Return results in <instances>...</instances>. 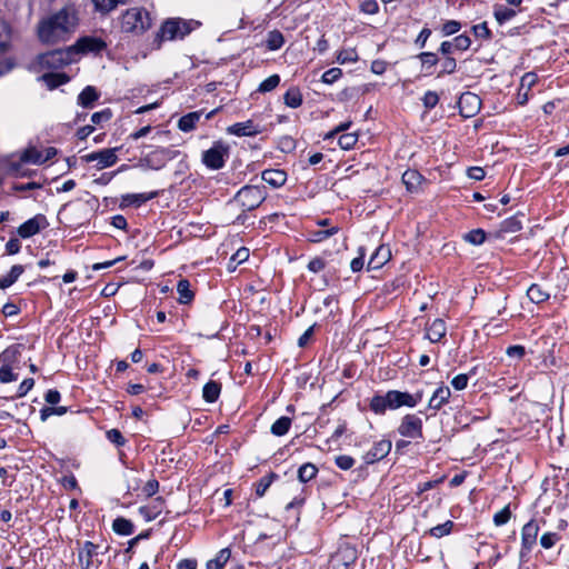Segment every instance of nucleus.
I'll return each mask as SVG.
<instances>
[{"label":"nucleus","mask_w":569,"mask_h":569,"mask_svg":"<svg viewBox=\"0 0 569 569\" xmlns=\"http://www.w3.org/2000/svg\"><path fill=\"white\" fill-rule=\"evenodd\" d=\"M78 23L77 10L72 6H66L39 21L38 38L46 44L66 42L76 32Z\"/></svg>","instance_id":"f257e3e1"},{"label":"nucleus","mask_w":569,"mask_h":569,"mask_svg":"<svg viewBox=\"0 0 569 569\" xmlns=\"http://www.w3.org/2000/svg\"><path fill=\"white\" fill-rule=\"evenodd\" d=\"M200 26L198 21L170 18L166 20L157 32L152 47L160 49L163 41L183 39Z\"/></svg>","instance_id":"f03ea898"},{"label":"nucleus","mask_w":569,"mask_h":569,"mask_svg":"<svg viewBox=\"0 0 569 569\" xmlns=\"http://www.w3.org/2000/svg\"><path fill=\"white\" fill-rule=\"evenodd\" d=\"M120 24L126 33L142 34L151 27V17L144 8L132 7L122 13Z\"/></svg>","instance_id":"7ed1b4c3"},{"label":"nucleus","mask_w":569,"mask_h":569,"mask_svg":"<svg viewBox=\"0 0 569 569\" xmlns=\"http://www.w3.org/2000/svg\"><path fill=\"white\" fill-rule=\"evenodd\" d=\"M267 196L268 192L263 184H247L237 191L230 203L237 204L241 208V211L248 212L259 208Z\"/></svg>","instance_id":"20e7f679"},{"label":"nucleus","mask_w":569,"mask_h":569,"mask_svg":"<svg viewBox=\"0 0 569 569\" xmlns=\"http://www.w3.org/2000/svg\"><path fill=\"white\" fill-rule=\"evenodd\" d=\"M74 60L76 49L73 47L48 51L39 57L40 64L49 69H60Z\"/></svg>","instance_id":"39448f33"},{"label":"nucleus","mask_w":569,"mask_h":569,"mask_svg":"<svg viewBox=\"0 0 569 569\" xmlns=\"http://www.w3.org/2000/svg\"><path fill=\"white\" fill-rule=\"evenodd\" d=\"M179 154V151L172 150L170 148H158L149 153H147L142 159V166L152 169L160 170L162 169L168 161L173 160Z\"/></svg>","instance_id":"423d86ee"},{"label":"nucleus","mask_w":569,"mask_h":569,"mask_svg":"<svg viewBox=\"0 0 569 569\" xmlns=\"http://www.w3.org/2000/svg\"><path fill=\"white\" fill-rule=\"evenodd\" d=\"M228 151V147L222 142H214L210 149L202 153V162L211 170H219L224 166Z\"/></svg>","instance_id":"0eeeda50"},{"label":"nucleus","mask_w":569,"mask_h":569,"mask_svg":"<svg viewBox=\"0 0 569 569\" xmlns=\"http://www.w3.org/2000/svg\"><path fill=\"white\" fill-rule=\"evenodd\" d=\"M119 148H108L102 149L100 151L91 152L84 154L81 159L87 162H96L97 170H103L106 168L112 167L118 161L117 151Z\"/></svg>","instance_id":"6e6552de"},{"label":"nucleus","mask_w":569,"mask_h":569,"mask_svg":"<svg viewBox=\"0 0 569 569\" xmlns=\"http://www.w3.org/2000/svg\"><path fill=\"white\" fill-rule=\"evenodd\" d=\"M23 163L42 164V152L33 146L26 148L20 153L19 161L10 163V171L16 176H26L27 173L21 170Z\"/></svg>","instance_id":"1a4fd4ad"},{"label":"nucleus","mask_w":569,"mask_h":569,"mask_svg":"<svg viewBox=\"0 0 569 569\" xmlns=\"http://www.w3.org/2000/svg\"><path fill=\"white\" fill-rule=\"evenodd\" d=\"M387 400L390 403L391 410L398 409L403 406L413 408L421 400V395H411L409 392L390 390L387 392Z\"/></svg>","instance_id":"9d476101"},{"label":"nucleus","mask_w":569,"mask_h":569,"mask_svg":"<svg viewBox=\"0 0 569 569\" xmlns=\"http://www.w3.org/2000/svg\"><path fill=\"white\" fill-rule=\"evenodd\" d=\"M398 432L411 439L422 438V420L416 415H406L398 427Z\"/></svg>","instance_id":"9b49d317"},{"label":"nucleus","mask_w":569,"mask_h":569,"mask_svg":"<svg viewBox=\"0 0 569 569\" xmlns=\"http://www.w3.org/2000/svg\"><path fill=\"white\" fill-rule=\"evenodd\" d=\"M47 226V218L43 214H37L19 226L18 234L24 239L30 238L40 232V230L44 229Z\"/></svg>","instance_id":"f8f14e48"},{"label":"nucleus","mask_w":569,"mask_h":569,"mask_svg":"<svg viewBox=\"0 0 569 569\" xmlns=\"http://www.w3.org/2000/svg\"><path fill=\"white\" fill-rule=\"evenodd\" d=\"M539 526L535 520L527 522L521 530V556L529 552L537 541Z\"/></svg>","instance_id":"ddd939ff"},{"label":"nucleus","mask_w":569,"mask_h":569,"mask_svg":"<svg viewBox=\"0 0 569 569\" xmlns=\"http://www.w3.org/2000/svg\"><path fill=\"white\" fill-rule=\"evenodd\" d=\"M460 113L463 117H472L480 108L481 101L479 97L472 92H465L459 99Z\"/></svg>","instance_id":"4468645a"},{"label":"nucleus","mask_w":569,"mask_h":569,"mask_svg":"<svg viewBox=\"0 0 569 569\" xmlns=\"http://www.w3.org/2000/svg\"><path fill=\"white\" fill-rule=\"evenodd\" d=\"M72 47L76 49L77 57L79 53L100 52L106 48V42L96 37H82Z\"/></svg>","instance_id":"2eb2a0df"},{"label":"nucleus","mask_w":569,"mask_h":569,"mask_svg":"<svg viewBox=\"0 0 569 569\" xmlns=\"http://www.w3.org/2000/svg\"><path fill=\"white\" fill-rule=\"evenodd\" d=\"M227 132L237 137H253L259 134L261 129L252 120H247L229 126Z\"/></svg>","instance_id":"dca6fc26"},{"label":"nucleus","mask_w":569,"mask_h":569,"mask_svg":"<svg viewBox=\"0 0 569 569\" xmlns=\"http://www.w3.org/2000/svg\"><path fill=\"white\" fill-rule=\"evenodd\" d=\"M391 450V441L382 439L376 442L372 448L365 455L366 463H373L383 459Z\"/></svg>","instance_id":"f3484780"},{"label":"nucleus","mask_w":569,"mask_h":569,"mask_svg":"<svg viewBox=\"0 0 569 569\" xmlns=\"http://www.w3.org/2000/svg\"><path fill=\"white\" fill-rule=\"evenodd\" d=\"M391 258V251L388 246H379L371 254L368 262L369 270H377L383 267Z\"/></svg>","instance_id":"a211bd4d"},{"label":"nucleus","mask_w":569,"mask_h":569,"mask_svg":"<svg viewBox=\"0 0 569 569\" xmlns=\"http://www.w3.org/2000/svg\"><path fill=\"white\" fill-rule=\"evenodd\" d=\"M158 191L143 192V193H127L121 197L122 207H140L142 203L158 197Z\"/></svg>","instance_id":"6ab92c4d"},{"label":"nucleus","mask_w":569,"mask_h":569,"mask_svg":"<svg viewBox=\"0 0 569 569\" xmlns=\"http://www.w3.org/2000/svg\"><path fill=\"white\" fill-rule=\"evenodd\" d=\"M98 555V546L91 541H86L78 552V560L82 569H89L92 565V558Z\"/></svg>","instance_id":"aec40b11"},{"label":"nucleus","mask_w":569,"mask_h":569,"mask_svg":"<svg viewBox=\"0 0 569 569\" xmlns=\"http://www.w3.org/2000/svg\"><path fill=\"white\" fill-rule=\"evenodd\" d=\"M447 333V326L442 319H435L426 328V338L432 342H439Z\"/></svg>","instance_id":"412c9836"},{"label":"nucleus","mask_w":569,"mask_h":569,"mask_svg":"<svg viewBox=\"0 0 569 569\" xmlns=\"http://www.w3.org/2000/svg\"><path fill=\"white\" fill-rule=\"evenodd\" d=\"M164 500L161 497L154 498L149 505L139 508V513L146 521L156 519L163 510Z\"/></svg>","instance_id":"4be33fe9"},{"label":"nucleus","mask_w":569,"mask_h":569,"mask_svg":"<svg viewBox=\"0 0 569 569\" xmlns=\"http://www.w3.org/2000/svg\"><path fill=\"white\" fill-rule=\"evenodd\" d=\"M423 180V177L413 169H409L402 174V182L409 192H418Z\"/></svg>","instance_id":"5701e85b"},{"label":"nucleus","mask_w":569,"mask_h":569,"mask_svg":"<svg viewBox=\"0 0 569 569\" xmlns=\"http://www.w3.org/2000/svg\"><path fill=\"white\" fill-rule=\"evenodd\" d=\"M261 178L271 187L279 188L284 184L287 174L283 170L267 169L262 172Z\"/></svg>","instance_id":"b1692460"},{"label":"nucleus","mask_w":569,"mask_h":569,"mask_svg":"<svg viewBox=\"0 0 569 569\" xmlns=\"http://www.w3.org/2000/svg\"><path fill=\"white\" fill-rule=\"evenodd\" d=\"M451 396V391L447 386H440L433 392L431 399L429 400V407L435 410H439L445 403L448 402Z\"/></svg>","instance_id":"393cba45"},{"label":"nucleus","mask_w":569,"mask_h":569,"mask_svg":"<svg viewBox=\"0 0 569 569\" xmlns=\"http://www.w3.org/2000/svg\"><path fill=\"white\" fill-rule=\"evenodd\" d=\"M200 111L189 112L179 119L178 128L183 132H189L196 128V124L200 120Z\"/></svg>","instance_id":"a878e982"},{"label":"nucleus","mask_w":569,"mask_h":569,"mask_svg":"<svg viewBox=\"0 0 569 569\" xmlns=\"http://www.w3.org/2000/svg\"><path fill=\"white\" fill-rule=\"evenodd\" d=\"M130 0H92L96 11L106 14L118 6L127 4Z\"/></svg>","instance_id":"bb28decb"},{"label":"nucleus","mask_w":569,"mask_h":569,"mask_svg":"<svg viewBox=\"0 0 569 569\" xmlns=\"http://www.w3.org/2000/svg\"><path fill=\"white\" fill-rule=\"evenodd\" d=\"M99 98L96 88L88 86L78 96V103L83 108H91L93 102Z\"/></svg>","instance_id":"cd10ccee"},{"label":"nucleus","mask_w":569,"mask_h":569,"mask_svg":"<svg viewBox=\"0 0 569 569\" xmlns=\"http://www.w3.org/2000/svg\"><path fill=\"white\" fill-rule=\"evenodd\" d=\"M356 559V550L350 547L339 549V551L332 558L337 565L342 563L345 567H347L349 563H353Z\"/></svg>","instance_id":"c85d7f7f"},{"label":"nucleus","mask_w":569,"mask_h":569,"mask_svg":"<svg viewBox=\"0 0 569 569\" xmlns=\"http://www.w3.org/2000/svg\"><path fill=\"white\" fill-rule=\"evenodd\" d=\"M220 391H221L220 383L210 380L209 382H207L203 386L202 397L207 402L212 403V402L217 401V399L219 398Z\"/></svg>","instance_id":"c756f323"},{"label":"nucleus","mask_w":569,"mask_h":569,"mask_svg":"<svg viewBox=\"0 0 569 569\" xmlns=\"http://www.w3.org/2000/svg\"><path fill=\"white\" fill-rule=\"evenodd\" d=\"M112 529L116 533L120 536H129L133 533L134 526L130 520L122 517H118L112 522Z\"/></svg>","instance_id":"7c9ffc66"},{"label":"nucleus","mask_w":569,"mask_h":569,"mask_svg":"<svg viewBox=\"0 0 569 569\" xmlns=\"http://www.w3.org/2000/svg\"><path fill=\"white\" fill-rule=\"evenodd\" d=\"M527 296L530 301L535 303H541L549 299L550 295L548 291L543 290L540 284L533 283L527 290Z\"/></svg>","instance_id":"2f4dec72"},{"label":"nucleus","mask_w":569,"mask_h":569,"mask_svg":"<svg viewBox=\"0 0 569 569\" xmlns=\"http://www.w3.org/2000/svg\"><path fill=\"white\" fill-rule=\"evenodd\" d=\"M177 291L179 295L178 301L180 303H189L193 300V292L190 289V282L187 279H180L177 284Z\"/></svg>","instance_id":"473e14b6"},{"label":"nucleus","mask_w":569,"mask_h":569,"mask_svg":"<svg viewBox=\"0 0 569 569\" xmlns=\"http://www.w3.org/2000/svg\"><path fill=\"white\" fill-rule=\"evenodd\" d=\"M523 217L525 216L521 213V214H516L513 217H510V218L503 220L501 223V231H503L506 233H515V232L521 230Z\"/></svg>","instance_id":"72a5a7b5"},{"label":"nucleus","mask_w":569,"mask_h":569,"mask_svg":"<svg viewBox=\"0 0 569 569\" xmlns=\"http://www.w3.org/2000/svg\"><path fill=\"white\" fill-rule=\"evenodd\" d=\"M23 267L21 264H14L10 272L0 279V289H7L12 286L19 277L23 273Z\"/></svg>","instance_id":"f704fd0d"},{"label":"nucleus","mask_w":569,"mask_h":569,"mask_svg":"<svg viewBox=\"0 0 569 569\" xmlns=\"http://www.w3.org/2000/svg\"><path fill=\"white\" fill-rule=\"evenodd\" d=\"M284 43V37L279 30H271L267 33L266 47L276 51L279 50Z\"/></svg>","instance_id":"c9c22d12"},{"label":"nucleus","mask_w":569,"mask_h":569,"mask_svg":"<svg viewBox=\"0 0 569 569\" xmlns=\"http://www.w3.org/2000/svg\"><path fill=\"white\" fill-rule=\"evenodd\" d=\"M291 427V419L289 417H280L279 419H277L271 428H270V431L272 435L277 436V437H281V436H284L289 429Z\"/></svg>","instance_id":"e433bc0d"},{"label":"nucleus","mask_w":569,"mask_h":569,"mask_svg":"<svg viewBox=\"0 0 569 569\" xmlns=\"http://www.w3.org/2000/svg\"><path fill=\"white\" fill-rule=\"evenodd\" d=\"M230 550L228 548L221 549L214 559L207 562V569H222L230 558Z\"/></svg>","instance_id":"4c0bfd02"},{"label":"nucleus","mask_w":569,"mask_h":569,"mask_svg":"<svg viewBox=\"0 0 569 569\" xmlns=\"http://www.w3.org/2000/svg\"><path fill=\"white\" fill-rule=\"evenodd\" d=\"M370 409L378 415H383L387 409H390V403L387 400V393L372 397L370 401Z\"/></svg>","instance_id":"58836bf2"},{"label":"nucleus","mask_w":569,"mask_h":569,"mask_svg":"<svg viewBox=\"0 0 569 569\" xmlns=\"http://www.w3.org/2000/svg\"><path fill=\"white\" fill-rule=\"evenodd\" d=\"M42 79L49 89H54L69 81V77L64 73H46L42 76Z\"/></svg>","instance_id":"ea45409f"},{"label":"nucleus","mask_w":569,"mask_h":569,"mask_svg":"<svg viewBox=\"0 0 569 569\" xmlns=\"http://www.w3.org/2000/svg\"><path fill=\"white\" fill-rule=\"evenodd\" d=\"M318 473V468L311 463V462H307V463H303L299 469H298V479L301 481V482H308L309 480L313 479Z\"/></svg>","instance_id":"a19ab883"},{"label":"nucleus","mask_w":569,"mask_h":569,"mask_svg":"<svg viewBox=\"0 0 569 569\" xmlns=\"http://www.w3.org/2000/svg\"><path fill=\"white\" fill-rule=\"evenodd\" d=\"M284 104L290 108H298L302 103V94L297 88L289 89L283 96Z\"/></svg>","instance_id":"79ce46f5"},{"label":"nucleus","mask_w":569,"mask_h":569,"mask_svg":"<svg viewBox=\"0 0 569 569\" xmlns=\"http://www.w3.org/2000/svg\"><path fill=\"white\" fill-rule=\"evenodd\" d=\"M495 18L499 24H503L510 21L515 16L516 11L505 6H497L495 8Z\"/></svg>","instance_id":"37998d69"},{"label":"nucleus","mask_w":569,"mask_h":569,"mask_svg":"<svg viewBox=\"0 0 569 569\" xmlns=\"http://www.w3.org/2000/svg\"><path fill=\"white\" fill-rule=\"evenodd\" d=\"M248 258H249V249H247L244 247L238 249L231 256L229 263H228V269L234 270L238 264L244 262L246 260H248Z\"/></svg>","instance_id":"c03bdc74"},{"label":"nucleus","mask_w":569,"mask_h":569,"mask_svg":"<svg viewBox=\"0 0 569 569\" xmlns=\"http://www.w3.org/2000/svg\"><path fill=\"white\" fill-rule=\"evenodd\" d=\"M453 528V522L451 520H447L441 525H437L429 530V535L435 538H442L448 536Z\"/></svg>","instance_id":"a18cd8bd"},{"label":"nucleus","mask_w":569,"mask_h":569,"mask_svg":"<svg viewBox=\"0 0 569 569\" xmlns=\"http://www.w3.org/2000/svg\"><path fill=\"white\" fill-rule=\"evenodd\" d=\"M463 239L473 244H482L486 240V232L482 229H475L463 234Z\"/></svg>","instance_id":"49530a36"},{"label":"nucleus","mask_w":569,"mask_h":569,"mask_svg":"<svg viewBox=\"0 0 569 569\" xmlns=\"http://www.w3.org/2000/svg\"><path fill=\"white\" fill-rule=\"evenodd\" d=\"M280 83V77L278 74H272L264 79L258 87V91L261 93L270 92L274 90Z\"/></svg>","instance_id":"de8ad7c7"},{"label":"nucleus","mask_w":569,"mask_h":569,"mask_svg":"<svg viewBox=\"0 0 569 569\" xmlns=\"http://www.w3.org/2000/svg\"><path fill=\"white\" fill-rule=\"evenodd\" d=\"M277 476L274 473H270L268 476L262 477L256 485V495L261 498L264 496L267 490L269 489L270 485L272 483V480Z\"/></svg>","instance_id":"09e8293b"},{"label":"nucleus","mask_w":569,"mask_h":569,"mask_svg":"<svg viewBox=\"0 0 569 569\" xmlns=\"http://www.w3.org/2000/svg\"><path fill=\"white\" fill-rule=\"evenodd\" d=\"M358 141V134L355 132L343 133L339 137L338 143L339 146L345 149L349 150L353 148V146Z\"/></svg>","instance_id":"8fccbe9b"},{"label":"nucleus","mask_w":569,"mask_h":569,"mask_svg":"<svg viewBox=\"0 0 569 569\" xmlns=\"http://www.w3.org/2000/svg\"><path fill=\"white\" fill-rule=\"evenodd\" d=\"M338 229L337 228H330V229H326V230H317V231H312L310 232V236H309V240L311 242H321L323 241L325 239L333 236L335 233H337Z\"/></svg>","instance_id":"3c124183"},{"label":"nucleus","mask_w":569,"mask_h":569,"mask_svg":"<svg viewBox=\"0 0 569 569\" xmlns=\"http://www.w3.org/2000/svg\"><path fill=\"white\" fill-rule=\"evenodd\" d=\"M560 540V536L557 532H545L540 538V545L545 549L552 548Z\"/></svg>","instance_id":"603ef678"},{"label":"nucleus","mask_w":569,"mask_h":569,"mask_svg":"<svg viewBox=\"0 0 569 569\" xmlns=\"http://www.w3.org/2000/svg\"><path fill=\"white\" fill-rule=\"evenodd\" d=\"M341 76L342 70L340 68H331L322 74L321 80L323 83L332 84L333 82L339 80Z\"/></svg>","instance_id":"864d4df0"},{"label":"nucleus","mask_w":569,"mask_h":569,"mask_svg":"<svg viewBox=\"0 0 569 569\" xmlns=\"http://www.w3.org/2000/svg\"><path fill=\"white\" fill-rule=\"evenodd\" d=\"M358 60V54L355 50L348 49V50H341L337 54V62L345 64L348 62H355Z\"/></svg>","instance_id":"5fc2aeb1"},{"label":"nucleus","mask_w":569,"mask_h":569,"mask_svg":"<svg viewBox=\"0 0 569 569\" xmlns=\"http://www.w3.org/2000/svg\"><path fill=\"white\" fill-rule=\"evenodd\" d=\"M538 77L535 72H527L521 77L520 80V90L526 89V91H530V89L536 84Z\"/></svg>","instance_id":"6e6d98bb"},{"label":"nucleus","mask_w":569,"mask_h":569,"mask_svg":"<svg viewBox=\"0 0 569 569\" xmlns=\"http://www.w3.org/2000/svg\"><path fill=\"white\" fill-rule=\"evenodd\" d=\"M335 462L341 470H349L355 465V459L348 455L337 456Z\"/></svg>","instance_id":"4d7b16f0"},{"label":"nucleus","mask_w":569,"mask_h":569,"mask_svg":"<svg viewBox=\"0 0 569 569\" xmlns=\"http://www.w3.org/2000/svg\"><path fill=\"white\" fill-rule=\"evenodd\" d=\"M510 517L509 506H506L493 516V522L496 526H502L509 521Z\"/></svg>","instance_id":"13d9d810"},{"label":"nucleus","mask_w":569,"mask_h":569,"mask_svg":"<svg viewBox=\"0 0 569 569\" xmlns=\"http://www.w3.org/2000/svg\"><path fill=\"white\" fill-rule=\"evenodd\" d=\"M418 58L426 68H431L438 63V57L433 52H421L418 54Z\"/></svg>","instance_id":"bf43d9fd"},{"label":"nucleus","mask_w":569,"mask_h":569,"mask_svg":"<svg viewBox=\"0 0 569 569\" xmlns=\"http://www.w3.org/2000/svg\"><path fill=\"white\" fill-rule=\"evenodd\" d=\"M456 50H467L471 44V40L467 34H459L452 40Z\"/></svg>","instance_id":"052dcab7"},{"label":"nucleus","mask_w":569,"mask_h":569,"mask_svg":"<svg viewBox=\"0 0 569 569\" xmlns=\"http://www.w3.org/2000/svg\"><path fill=\"white\" fill-rule=\"evenodd\" d=\"M472 31L477 38L490 39L491 31L488 28L487 22H482L472 27Z\"/></svg>","instance_id":"680f3d73"},{"label":"nucleus","mask_w":569,"mask_h":569,"mask_svg":"<svg viewBox=\"0 0 569 569\" xmlns=\"http://www.w3.org/2000/svg\"><path fill=\"white\" fill-rule=\"evenodd\" d=\"M457 69V62L456 59L452 57H447L445 61L442 62V69L439 72L438 77H441L443 74H450L453 73Z\"/></svg>","instance_id":"e2e57ef3"},{"label":"nucleus","mask_w":569,"mask_h":569,"mask_svg":"<svg viewBox=\"0 0 569 569\" xmlns=\"http://www.w3.org/2000/svg\"><path fill=\"white\" fill-rule=\"evenodd\" d=\"M107 439L117 445V446H123L126 443V439L122 436V433L118 429H110L107 431Z\"/></svg>","instance_id":"0e129e2a"},{"label":"nucleus","mask_w":569,"mask_h":569,"mask_svg":"<svg viewBox=\"0 0 569 569\" xmlns=\"http://www.w3.org/2000/svg\"><path fill=\"white\" fill-rule=\"evenodd\" d=\"M378 10L379 6L376 0H365L360 3V11L366 14H376Z\"/></svg>","instance_id":"69168bd1"},{"label":"nucleus","mask_w":569,"mask_h":569,"mask_svg":"<svg viewBox=\"0 0 569 569\" xmlns=\"http://www.w3.org/2000/svg\"><path fill=\"white\" fill-rule=\"evenodd\" d=\"M422 102L427 109H432L439 102V96L435 91H427L422 98Z\"/></svg>","instance_id":"338daca9"},{"label":"nucleus","mask_w":569,"mask_h":569,"mask_svg":"<svg viewBox=\"0 0 569 569\" xmlns=\"http://www.w3.org/2000/svg\"><path fill=\"white\" fill-rule=\"evenodd\" d=\"M461 28V23L456 20H449L442 26V33L443 36H451L457 33Z\"/></svg>","instance_id":"774afa93"}]
</instances>
